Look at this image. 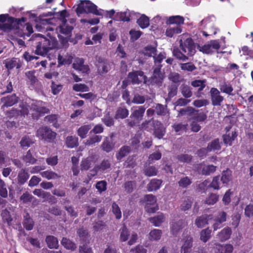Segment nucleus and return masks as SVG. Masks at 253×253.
I'll use <instances>...</instances> for the list:
<instances>
[{
	"label": "nucleus",
	"instance_id": "nucleus-1",
	"mask_svg": "<svg viewBox=\"0 0 253 253\" xmlns=\"http://www.w3.org/2000/svg\"><path fill=\"white\" fill-rule=\"evenodd\" d=\"M26 21L27 18L24 17L21 18H16L10 16L8 14H0V24L7 26L5 28H1L0 30L3 32H8L14 29H19L20 27L22 26V23H25Z\"/></svg>",
	"mask_w": 253,
	"mask_h": 253
},
{
	"label": "nucleus",
	"instance_id": "nucleus-2",
	"mask_svg": "<svg viewBox=\"0 0 253 253\" xmlns=\"http://www.w3.org/2000/svg\"><path fill=\"white\" fill-rule=\"evenodd\" d=\"M77 14L79 15L83 13H92L96 15L102 16L101 10H98L97 6L89 0H81L76 9Z\"/></svg>",
	"mask_w": 253,
	"mask_h": 253
},
{
	"label": "nucleus",
	"instance_id": "nucleus-3",
	"mask_svg": "<svg viewBox=\"0 0 253 253\" xmlns=\"http://www.w3.org/2000/svg\"><path fill=\"white\" fill-rule=\"evenodd\" d=\"M54 47L53 42L45 38L42 37L36 42L35 53L38 55L45 56L49 51Z\"/></svg>",
	"mask_w": 253,
	"mask_h": 253
},
{
	"label": "nucleus",
	"instance_id": "nucleus-4",
	"mask_svg": "<svg viewBox=\"0 0 253 253\" xmlns=\"http://www.w3.org/2000/svg\"><path fill=\"white\" fill-rule=\"evenodd\" d=\"M145 110L144 106H140L133 110L130 114V119L127 120L128 126L133 127L138 125L143 119Z\"/></svg>",
	"mask_w": 253,
	"mask_h": 253
},
{
	"label": "nucleus",
	"instance_id": "nucleus-5",
	"mask_svg": "<svg viewBox=\"0 0 253 253\" xmlns=\"http://www.w3.org/2000/svg\"><path fill=\"white\" fill-rule=\"evenodd\" d=\"M179 47L180 49L188 56H193L196 52V44L193 39L189 37L184 41L180 39L179 41Z\"/></svg>",
	"mask_w": 253,
	"mask_h": 253
},
{
	"label": "nucleus",
	"instance_id": "nucleus-6",
	"mask_svg": "<svg viewBox=\"0 0 253 253\" xmlns=\"http://www.w3.org/2000/svg\"><path fill=\"white\" fill-rule=\"evenodd\" d=\"M56 133L46 126L40 127L36 132V136L48 142H51L56 138Z\"/></svg>",
	"mask_w": 253,
	"mask_h": 253
},
{
	"label": "nucleus",
	"instance_id": "nucleus-7",
	"mask_svg": "<svg viewBox=\"0 0 253 253\" xmlns=\"http://www.w3.org/2000/svg\"><path fill=\"white\" fill-rule=\"evenodd\" d=\"M45 102L42 101H36L31 104V109L35 113L32 115L34 120H38L41 116L49 112V109L44 106Z\"/></svg>",
	"mask_w": 253,
	"mask_h": 253
},
{
	"label": "nucleus",
	"instance_id": "nucleus-8",
	"mask_svg": "<svg viewBox=\"0 0 253 253\" xmlns=\"http://www.w3.org/2000/svg\"><path fill=\"white\" fill-rule=\"evenodd\" d=\"M127 78L133 84H139L142 82L144 84H147V78L144 75V73L141 70L128 73Z\"/></svg>",
	"mask_w": 253,
	"mask_h": 253
},
{
	"label": "nucleus",
	"instance_id": "nucleus-9",
	"mask_svg": "<svg viewBox=\"0 0 253 253\" xmlns=\"http://www.w3.org/2000/svg\"><path fill=\"white\" fill-rule=\"evenodd\" d=\"M144 200L146 203L145 209L148 213H154L158 210L156 196L152 194L146 195L144 197Z\"/></svg>",
	"mask_w": 253,
	"mask_h": 253
},
{
	"label": "nucleus",
	"instance_id": "nucleus-10",
	"mask_svg": "<svg viewBox=\"0 0 253 253\" xmlns=\"http://www.w3.org/2000/svg\"><path fill=\"white\" fill-rule=\"evenodd\" d=\"M220 47V45L218 41L216 40L211 41L210 43L200 46L197 45V48L199 50L204 54H211L214 52V50H218Z\"/></svg>",
	"mask_w": 253,
	"mask_h": 253
},
{
	"label": "nucleus",
	"instance_id": "nucleus-11",
	"mask_svg": "<svg viewBox=\"0 0 253 253\" xmlns=\"http://www.w3.org/2000/svg\"><path fill=\"white\" fill-rule=\"evenodd\" d=\"M162 67V65H157L154 69L153 75L151 78L147 80V84H162L164 77V74L161 71Z\"/></svg>",
	"mask_w": 253,
	"mask_h": 253
},
{
	"label": "nucleus",
	"instance_id": "nucleus-12",
	"mask_svg": "<svg viewBox=\"0 0 253 253\" xmlns=\"http://www.w3.org/2000/svg\"><path fill=\"white\" fill-rule=\"evenodd\" d=\"M227 215V213L223 211H218L214 216L213 215L214 223L212 224V228L214 231L223 226L222 223L226 221Z\"/></svg>",
	"mask_w": 253,
	"mask_h": 253
},
{
	"label": "nucleus",
	"instance_id": "nucleus-13",
	"mask_svg": "<svg viewBox=\"0 0 253 253\" xmlns=\"http://www.w3.org/2000/svg\"><path fill=\"white\" fill-rule=\"evenodd\" d=\"M19 100V97L15 93L2 97L0 99V102L2 103L0 109L4 111L5 108L11 107L17 104Z\"/></svg>",
	"mask_w": 253,
	"mask_h": 253
},
{
	"label": "nucleus",
	"instance_id": "nucleus-14",
	"mask_svg": "<svg viewBox=\"0 0 253 253\" xmlns=\"http://www.w3.org/2000/svg\"><path fill=\"white\" fill-rule=\"evenodd\" d=\"M210 93L212 105L214 106H220L224 100V97L220 95L218 89L216 88L212 87L211 89Z\"/></svg>",
	"mask_w": 253,
	"mask_h": 253
},
{
	"label": "nucleus",
	"instance_id": "nucleus-15",
	"mask_svg": "<svg viewBox=\"0 0 253 253\" xmlns=\"http://www.w3.org/2000/svg\"><path fill=\"white\" fill-rule=\"evenodd\" d=\"M154 134L158 139H161L166 133V128L163 124L157 120H153Z\"/></svg>",
	"mask_w": 253,
	"mask_h": 253
},
{
	"label": "nucleus",
	"instance_id": "nucleus-16",
	"mask_svg": "<svg viewBox=\"0 0 253 253\" xmlns=\"http://www.w3.org/2000/svg\"><path fill=\"white\" fill-rule=\"evenodd\" d=\"M4 63L8 71H10L14 68L19 70L23 65V62L19 58L15 57L6 59Z\"/></svg>",
	"mask_w": 253,
	"mask_h": 253
},
{
	"label": "nucleus",
	"instance_id": "nucleus-17",
	"mask_svg": "<svg viewBox=\"0 0 253 253\" xmlns=\"http://www.w3.org/2000/svg\"><path fill=\"white\" fill-rule=\"evenodd\" d=\"M84 60L82 58H76L72 65L73 68L78 71H81L83 73H87L89 71V66L84 65Z\"/></svg>",
	"mask_w": 253,
	"mask_h": 253
},
{
	"label": "nucleus",
	"instance_id": "nucleus-18",
	"mask_svg": "<svg viewBox=\"0 0 253 253\" xmlns=\"http://www.w3.org/2000/svg\"><path fill=\"white\" fill-rule=\"evenodd\" d=\"M212 214H205L196 218L195 224L198 228H202L208 224L209 221L212 219Z\"/></svg>",
	"mask_w": 253,
	"mask_h": 253
},
{
	"label": "nucleus",
	"instance_id": "nucleus-19",
	"mask_svg": "<svg viewBox=\"0 0 253 253\" xmlns=\"http://www.w3.org/2000/svg\"><path fill=\"white\" fill-rule=\"evenodd\" d=\"M185 225V222L183 219H180L175 222H172L170 225L171 233L173 236H176Z\"/></svg>",
	"mask_w": 253,
	"mask_h": 253
},
{
	"label": "nucleus",
	"instance_id": "nucleus-20",
	"mask_svg": "<svg viewBox=\"0 0 253 253\" xmlns=\"http://www.w3.org/2000/svg\"><path fill=\"white\" fill-rule=\"evenodd\" d=\"M214 248L216 253H232L233 251V247L231 244H226L224 246L219 243H215Z\"/></svg>",
	"mask_w": 253,
	"mask_h": 253
},
{
	"label": "nucleus",
	"instance_id": "nucleus-21",
	"mask_svg": "<svg viewBox=\"0 0 253 253\" xmlns=\"http://www.w3.org/2000/svg\"><path fill=\"white\" fill-rule=\"evenodd\" d=\"M193 238L191 236H187L183 244H182L180 253H191L193 247Z\"/></svg>",
	"mask_w": 253,
	"mask_h": 253
},
{
	"label": "nucleus",
	"instance_id": "nucleus-22",
	"mask_svg": "<svg viewBox=\"0 0 253 253\" xmlns=\"http://www.w3.org/2000/svg\"><path fill=\"white\" fill-rule=\"evenodd\" d=\"M98 70L101 74L107 73L109 71V63L107 60L101 57L97 59Z\"/></svg>",
	"mask_w": 253,
	"mask_h": 253
},
{
	"label": "nucleus",
	"instance_id": "nucleus-23",
	"mask_svg": "<svg viewBox=\"0 0 253 253\" xmlns=\"http://www.w3.org/2000/svg\"><path fill=\"white\" fill-rule=\"evenodd\" d=\"M23 225L26 230L30 231L33 229L34 221L30 215V214L26 212L23 216Z\"/></svg>",
	"mask_w": 253,
	"mask_h": 253
},
{
	"label": "nucleus",
	"instance_id": "nucleus-24",
	"mask_svg": "<svg viewBox=\"0 0 253 253\" xmlns=\"http://www.w3.org/2000/svg\"><path fill=\"white\" fill-rule=\"evenodd\" d=\"M30 175L27 170L22 169L18 172L17 179L18 183L20 185L24 184L28 180Z\"/></svg>",
	"mask_w": 253,
	"mask_h": 253
},
{
	"label": "nucleus",
	"instance_id": "nucleus-25",
	"mask_svg": "<svg viewBox=\"0 0 253 253\" xmlns=\"http://www.w3.org/2000/svg\"><path fill=\"white\" fill-rule=\"evenodd\" d=\"M219 88L220 91L223 93H225L229 95H233L232 93L233 87L230 83L225 81L220 83Z\"/></svg>",
	"mask_w": 253,
	"mask_h": 253
},
{
	"label": "nucleus",
	"instance_id": "nucleus-26",
	"mask_svg": "<svg viewBox=\"0 0 253 253\" xmlns=\"http://www.w3.org/2000/svg\"><path fill=\"white\" fill-rule=\"evenodd\" d=\"M184 22V18L180 15L171 16L166 20V24L168 25L175 24L176 26H179L183 24Z\"/></svg>",
	"mask_w": 253,
	"mask_h": 253
},
{
	"label": "nucleus",
	"instance_id": "nucleus-27",
	"mask_svg": "<svg viewBox=\"0 0 253 253\" xmlns=\"http://www.w3.org/2000/svg\"><path fill=\"white\" fill-rule=\"evenodd\" d=\"M114 147L112 137H106L101 144V148L107 153L111 152Z\"/></svg>",
	"mask_w": 253,
	"mask_h": 253
},
{
	"label": "nucleus",
	"instance_id": "nucleus-28",
	"mask_svg": "<svg viewBox=\"0 0 253 253\" xmlns=\"http://www.w3.org/2000/svg\"><path fill=\"white\" fill-rule=\"evenodd\" d=\"M0 216L1 217L2 221L4 223H6L7 226L9 227L11 226L13 218L10 212L7 209H5L1 211L0 213Z\"/></svg>",
	"mask_w": 253,
	"mask_h": 253
},
{
	"label": "nucleus",
	"instance_id": "nucleus-29",
	"mask_svg": "<svg viewBox=\"0 0 253 253\" xmlns=\"http://www.w3.org/2000/svg\"><path fill=\"white\" fill-rule=\"evenodd\" d=\"M232 230L229 227H226L217 234L218 238L221 242H224L230 238Z\"/></svg>",
	"mask_w": 253,
	"mask_h": 253
},
{
	"label": "nucleus",
	"instance_id": "nucleus-30",
	"mask_svg": "<svg viewBox=\"0 0 253 253\" xmlns=\"http://www.w3.org/2000/svg\"><path fill=\"white\" fill-rule=\"evenodd\" d=\"M62 246L67 250L74 251L76 250L77 245L69 239L63 237L61 241Z\"/></svg>",
	"mask_w": 253,
	"mask_h": 253
},
{
	"label": "nucleus",
	"instance_id": "nucleus-31",
	"mask_svg": "<svg viewBox=\"0 0 253 253\" xmlns=\"http://www.w3.org/2000/svg\"><path fill=\"white\" fill-rule=\"evenodd\" d=\"M163 181L161 179H152L147 185L149 191H157L159 189Z\"/></svg>",
	"mask_w": 253,
	"mask_h": 253
},
{
	"label": "nucleus",
	"instance_id": "nucleus-32",
	"mask_svg": "<svg viewBox=\"0 0 253 253\" xmlns=\"http://www.w3.org/2000/svg\"><path fill=\"white\" fill-rule=\"evenodd\" d=\"M34 150L32 149L29 150L25 155L23 156L22 160L26 164L33 165L36 163L37 160L35 158L34 156L32 154Z\"/></svg>",
	"mask_w": 253,
	"mask_h": 253
},
{
	"label": "nucleus",
	"instance_id": "nucleus-33",
	"mask_svg": "<svg viewBox=\"0 0 253 253\" xmlns=\"http://www.w3.org/2000/svg\"><path fill=\"white\" fill-rule=\"evenodd\" d=\"M19 108L18 109V111L19 112L20 117H25L26 116L28 115L30 106L26 102H21L19 105Z\"/></svg>",
	"mask_w": 253,
	"mask_h": 253
},
{
	"label": "nucleus",
	"instance_id": "nucleus-34",
	"mask_svg": "<svg viewBox=\"0 0 253 253\" xmlns=\"http://www.w3.org/2000/svg\"><path fill=\"white\" fill-rule=\"evenodd\" d=\"M66 146L68 148H73L79 145L78 138L75 136H68L65 140Z\"/></svg>",
	"mask_w": 253,
	"mask_h": 253
},
{
	"label": "nucleus",
	"instance_id": "nucleus-35",
	"mask_svg": "<svg viewBox=\"0 0 253 253\" xmlns=\"http://www.w3.org/2000/svg\"><path fill=\"white\" fill-rule=\"evenodd\" d=\"M45 242L47 247L50 249H57L58 247V241L55 237L48 235L45 238Z\"/></svg>",
	"mask_w": 253,
	"mask_h": 253
},
{
	"label": "nucleus",
	"instance_id": "nucleus-36",
	"mask_svg": "<svg viewBox=\"0 0 253 253\" xmlns=\"http://www.w3.org/2000/svg\"><path fill=\"white\" fill-rule=\"evenodd\" d=\"M180 92L182 96L185 98H189L192 96V88L185 84H182L180 87Z\"/></svg>",
	"mask_w": 253,
	"mask_h": 253
},
{
	"label": "nucleus",
	"instance_id": "nucleus-37",
	"mask_svg": "<svg viewBox=\"0 0 253 253\" xmlns=\"http://www.w3.org/2000/svg\"><path fill=\"white\" fill-rule=\"evenodd\" d=\"M57 119L58 115L56 114L49 115L44 118L45 121H46L49 124H52V126L56 128H59L60 126Z\"/></svg>",
	"mask_w": 253,
	"mask_h": 253
},
{
	"label": "nucleus",
	"instance_id": "nucleus-38",
	"mask_svg": "<svg viewBox=\"0 0 253 253\" xmlns=\"http://www.w3.org/2000/svg\"><path fill=\"white\" fill-rule=\"evenodd\" d=\"M232 179V171L229 169L223 170L221 173L220 181L223 184H227Z\"/></svg>",
	"mask_w": 253,
	"mask_h": 253
},
{
	"label": "nucleus",
	"instance_id": "nucleus-39",
	"mask_svg": "<svg viewBox=\"0 0 253 253\" xmlns=\"http://www.w3.org/2000/svg\"><path fill=\"white\" fill-rule=\"evenodd\" d=\"M33 193L38 197L43 199H48L49 200H52L54 199V197L51 196L49 192H45L40 189H35L33 191Z\"/></svg>",
	"mask_w": 253,
	"mask_h": 253
},
{
	"label": "nucleus",
	"instance_id": "nucleus-40",
	"mask_svg": "<svg viewBox=\"0 0 253 253\" xmlns=\"http://www.w3.org/2000/svg\"><path fill=\"white\" fill-rule=\"evenodd\" d=\"M182 32L181 26H175L172 27H169L166 31V35L167 37L171 38L174 35L180 34Z\"/></svg>",
	"mask_w": 253,
	"mask_h": 253
},
{
	"label": "nucleus",
	"instance_id": "nucleus-41",
	"mask_svg": "<svg viewBox=\"0 0 253 253\" xmlns=\"http://www.w3.org/2000/svg\"><path fill=\"white\" fill-rule=\"evenodd\" d=\"M150 20L148 17L144 14H142L136 21L137 24L141 29L147 28L150 25Z\"/></svg>",
	"mask_w": 253,
	"mask_h": 253
},
{
	"label": "nucleus",
	"instance_id": "nucleus-42",
	"mask_svg": "<svg viewBox=\"0 0 253 253\" xmlns=\"http://www.w3.org/2000/svg\"><path fill=\"white\" fill-rule=\"evenodd\" d=\"M120 241L121 242L126 241L130 236V232L125 225L120 229Z\"/></svg>",
	"mask_w": 253,
	"mask_h": 253
},
{
	"label": "nucleus",
	"instance_id": "nucleus-43",
	"mask_svg": "<svg viewBox=\"0 0 253 253\" xmlns=\"http://www.w3.org/2000/svg\"><path fill=\"white\" fill-rule=\"evenodd\" d=\"M73 30V27L69 26L64 23L59 27V31L61 34L64 35L67 37L71 36L72 31Z\"/></svg>",
	"mask_w": 253,
	"mask_h": 253
},
{
	"label": "nucleus",
	"instance_id": "nucleus-44",
	"mask_svg": "<svg viewBox=\"0 0 253 253\" xmlns=\"http://www.w3.org/2000/svg\"><path fill=\"white\" fill-rule=\"evenodd\" d=\"M131 151L130 146H123L119 150L118 153L116 154V158L118 160H121L124 157L126 156Z\"/></svg>",
	"mask_w": 253,
	"mask_h": 253
},
{
	"label": "nucleus",
	"instance_id": "nucleus-45",
	"mask_svg": "<svg viewBox=\"0 0 253 253\" xmlns=\"http://www.w3.org/2000/svg\"><path fill=\"white\" fill-rule=\"evenodd\" d=\"M207 147L208 152L220 150L221 146L219 143V139L216 138L212 140L208 144Z\"/></svg>",
	"mask_w": 253,
	"mask_h": 253
},
{
	"label": "nucleus",
	"instance_id": "nucleus-46",
	"mask_svg": "<svg viewBox=\"0 0 253 253\" xmlns=\"http://www.w3.org/2000/svg\"><path fill=\"white\" fill-rule=\"evenodd\" d=\"M211 230L208 227L205 229L202 230L200 232V240L206 243L211 238Z\"/></svg>",
	"mask_w": 253,
	"mask_h": 253
},
{
	"label": "nucleus",
	"instance_id": "nucleus-47",
	"mask_svg": "<svg viewBox=\"0 0 253 253\" xmlns=\"http://www.w3.org/2000/svg\"><path fill=\"white\" fill-rule=\"evenodd\" d=\"M129 114L128 110L126 108L119 107L116 112L115 118L116 119H123L126 118Z\"/></svg>",
	"mask_w": 253,
	"mask_h": 253
},
{
	"label": "nucleus",
	"instance_id": "nucleus-48",
	"mask_svg": "<svg viewBox=\"0 0 253 253\" xmlns=\"http://www.w3.org/2000/svg\"><path fill=\"white\" fill-rule=\"evenodd\" d=\"M90 125H84L79 127L77 130L78 135L82 138H84L88 131L91 129Z\"/></svg>",
	"mask_w": 253,
	"mask_h": 253
},
{
	"label": "nucleus",
	"instance_id": "nucleus-49",
	"mask_svg": "<svg viewBox=\"0 0 253 253\" xmlns=\"http://www.w3.org/2000/svg\"><path fill=\"white\" fill-rule=\"evenodd\" d=\"M53 15H54V13L52 12H48L47 13H43L42 15H40L39 17V20L40 24H41L42 25H46V24H51L52 19H51V18L44 19V18H43V17L51 16Z\"/></svg>",
	"mask_w": 253,
	"mask_h": 253
},
{
	"label": "nucleus",
	"instance_id": "nucleus-50",
	"mask_svg": "<svg viewBox=\"0 0 253 253\" xmlns=\"http://www.w3.org/2000/svg\"><path fill=\"white\" fill-rule=\"evenodd\" d=\"M172 54L178 60L185 61L188 59V56L184 54L178 47L173 48Z\"/></svg>",
	"mask_w": 253,
	"mask_h": 253
},
{
	"label": "nucleus",
	"instance_id": "nucleus-51",
	"mask_svg": "<svg viewBox=\"0 0 253 253\" xmlns=\"http://www.w3.org/2000/svg\"><path fill=\"white\" fill-rule=\"evenodd\" d=\"M162 235L161 230L154 229L149 233V239L151 241H158L161 239Z\"/></svg>",
	"mask_w": 253,
	"mask_h": 253
},
{
	"label": "nucleus",
	"instance_id": "nucleus-52",
	"mask_svg": "<svg viewBox=\"0 0 253 253\" xmlns=\"http://www.w3.org/2000/svg\"><path fill=\"white\" fill-rule=\"evenodd\" d=\"M165 217L163 213H161L156 216L151 217L149 221L155 226H160L162 223L164 221Z\"/></svg>",
	"mask_w": 253,
	"mask_h": 253
},
{
	"label": "nucleus",
	"instance_id": "nucleus-53",
	"mask_svg": "<svg viewBox=\"0 0 253 253\" xmlns=\"http://www.w3.org/2000/svg\"><path fill=\"white\" fill-rule=\"evenodd\" d=\"M41 175L42 177L48 180L56 179L60 177V176L58 175L56 173L51 170H46L42 171L41 172Z\"/></svg>",
	"mask_w": 253,
	"mask_h": 253
},
{
	"label": "nucleus",
	"instance_id": "nucleus-54",
	"mask_svg": "<svg viewBox=\"0 0 253 253\" xmlns=\"http://www.w3.org/2000/svg\"><path fill=\"white\" fill-rule=\"evenodd\" d=\"M35 71H29L25 73V75L28 79V81L30 82V84L32 86H34L36 84V83L38 82V80L35 75Z\"/></svg>",
	"mask_w": 253,
	"mask_h": 253
},
{
	"label": "nucleus",
	"instance_id": "nucleus-55",
	"mask_svg": "<svg viewBox=\"0 0 253 253\" xmlns=\"http://www.w3.org/2000/svg\"><path fill=\"white\" fill-rule=\"evenodd\" d=\"M216 167L213 165L204 166L202 169V174L204 175H209L216 170Z\"/></svg>",
	"mask_w": 253,
	"mask_h": 253
},
{
	"label": "nucleus",
	"instance_id": "nucleus-56",
	"mask_svg": "<svg viewBox=\"0 0 253 253\" xmlns=\"http://www.w3.org/2000/svg\"><path fill=\"white\" fill-rule=\"evenodd\" d=\"M169 78L172 82L171 84L177 85V86H179L181 82L183 80V79L178 73H174L170 75Z\"/></svg>",
	"mask_w": 253,
	"mask_h": 253
},
{
	"label": "nucleus",
	"instance_id": "nucleus-57",
	"mask_svg": "<svg viewBox=\"0 0 253 253\" xmlns=\"http://www.w3.org/2000/svg\"><path fill=\"white\" fill-rule=\"evenodd\" d=\"M155 112L159 116H165L167 113V106L158 103L155 107Z\"/></svg>",
	"mask_w": 253,
	"mask_h": 253
},
{
	"label": "nucleus",
	"instance_id": "nucleus-58",
	"mask_svg": "<svg viewBox=\"0 0 253 253\" xmlns=\"http://www.w3.org/2000/svg\"><path fill=\"white\" fill-rule=\"evenodd\" d=\"M207 118V116L203 112H199L198 110V112H196L194 116L192 117V120L196 122H203L205 121Z\"/></svg>",
	"mask_w": 253,
	"mask_h": 253
},
{
	"label": "nucleus",
	"instance_id": "nucleus-59",
	"mask_svg": "<svg viewBox=\"0 0 253 253\" xmlns=\"http://www.w3.org/2000/svg\"><path fill=\"white\" fill-rule=\"evenodd\" d=\"M205 80H196L191 82V85L195 87H199L198 92L202 91L206 86Z\"/></svg>",
	"mask_w": 253,
	"mask_h": 253
},
{
	"label": "nucleus",
	"instance_id": "nucleus-60",
	"mask_svg": "<svg viewBox=\"0 0 253 253\" xmlns=\"http://www.w3.org/2000/svg\"><path fill=\"white\" fill-rule=\"evenodd\" d=\"M178 87V86H177V85L172 84L168 86V97L169 100L171 99V98L176 95L177 93Z\"/></svg>",
	"mask_w": 253,
	"mask_h": 253
},
{
	"label": "nucleus",
	"instance_id": "nucleus-61",
	"mask_svg": "<svg viewBox=\"0 0 253 253\" xmlns=\"http://www.w3.org/2000/svg\"><path fill=\"white\" fill-rule=\"evenodd\" d=\"M33 143L34 141L29 136H23L20 141V144L22 148L29 147Z\"/></svg>",
	"mask_w": 253,
	"mask_h": 253
},
{
	"label": "nucleus",
	"instance_id": "nucleus-62",
	"mask_svg": "<svg viewBox=\"0 0 253 253\" xmlns=\"http://www.w3.org/2000/svg\"><path fill=\"white\" fill-rule=\"evenodd\" d=\"M192 183L191 179L188 176L181 178L178 182L180 187L186 188Z\"/></svg>",
	"mask_w": 253,
	"mask_h": 253
},
{
	"label": "nucleus",
	"instance_id": "nucleus-63",
	"mask_svg": "<svg viewBox=\"0 0 253 253\" xmlns=\"http://www.w3.org/2000/svg\"><path fill=\"white\" fill-rule=\"evenodd\" d=\"M91 165V158L87 157L82 160L81 163V169L82 170H87L89 169Z\"/></svg>",
	"mask_w": 253,
	"mask_h": 253
},
{
	"label": "nucleus",
	"instance_id": "nucleus-64",
	"mask_svg": "<svg viewBox=\"0 0 253 253\" xmlns=\"http://www.w3.org/2000/svg\"><path fill=\"white\" fill-rule=\"evenodd\" d=\"M193 157L187 154H181L177 156L178 161L181 163H189L191 162Z\"/></svg>",
	"mask_w": 253,
	"mask_h": 253
}]
</instances>
